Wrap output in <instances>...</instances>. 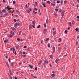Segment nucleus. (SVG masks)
Masks as SVG:
<instances>
[{"mask_svg": "<svg viewBox=\"0 0 79 79\" xmlns=\"http://www.w3.org/2000/svg\"><path fill=\"white\" fill-rule=\"evenodd\" d=\"M29 68H31V69H32V68H33V66H32L31 64H29Z\"/></svg>", "mask_w": 79, "mask_h": 79, "instance_id": "obj_10", "label": "nucleus"}, {"mask_svg": "<svg viewBox=\"0 0 79 79\" xmlns=\"http://www.w3.org/2000/svg\"><path fill=\"white\" fill-rule=\"evenodd\" d=\"M64 3H67V1H64Z\"/></svg>", "mask_w": 79, "mask_h": 79, "instance_id": "obj_58", "label": "nucleus"}, {"mask_svg": "<svg viewBox=\"0 0 79 79\" xmlns=\"http://www.w3.org/2000/svg\"><path fill=\"white\" fill-rule=\"evenodd\" d=\"M78 44H79V41H76V45H78Z\"/></svg>", "mask_w": 79, "mask_h": 79, "instance_id": "obj_28", "label": "nucleus"}, {"mask_svg": "<svg viewBox=\"0 0 79 79\" xmlns=\"http://www.w3.org/2000/svg\"><path fill=\"white\" fill-rule=\"evenodd\" d=\"M10 74H11V75H12V76H13V74L12 73H11V71L10 70Z\"/></svg>", "mask_w": 79, "mask_h": 79, "instance_id": "obj_27", "label": "nucleus"}, {"mask_svg": "<svg viewBox=\"0 0 79 79\" xmlns=\"http://www.w3.org/2000/svg\"><path fill=\"white\" fill-rule=\"evenodd\" d=\"M19 46H17V49H19Z\"/></svg>", "mask_w": 79, "mask_h": 79, "instance_id": "obj_42", "label": "nucleus"}, {"mask_svg": "<svg viewBox=\"0 0 79 79\" xmlns=\"http://www.w3.org/2000/svg\"><path fill=\"white\" fill-rule=\"evenodd\" d=\"M32 28V25L31 24L29 26V29H31Z\"/></svg>", "mask_w": 79, "mask_h": 79, "instance_id": "obj_14", "label": "nucleus"}, {"mask_svg": "<svg viewBox=\"0 0 79 79\" xmlns=\"http://www.w3.org/2000/svg\"><path fill=\"white\" fill-rule=\"evenodd\" d=\"M47 3H48L49 4H50V1H48L47 2Z\"/></svg>", "mask_w": 79, "mask_h": 79, "instance_id": "obj_31", "label": "nucleus"}, {"mask_svg": "<svg viewBox=\"0 0 79 79\" xmlns=\"http://www.w3.org/2000/svg\"><path fill=\"white\" fill-rule=\"evenodd\" d=\"M17 40L18 41H20V39L19 38H17Z\"/></svg>", "mask_w": 79, "mask_h": 79, "instance_id": "obj_46", "label": "nucleus"}, {"mask_svg": "<svg viewBox=\"0 0 79 79\" xmlns=\"http://www.w3.org/2000/svg\"><path fill=\"white\" fill-rule=\"evenodd\" d=\"M27 46H24L23 47V48H27Z\"/></svg>", "mask_w": 79, "mask_h": 79, "instance_id": "obj_50", "label": "nucleus"}, {"mask_svg": "<svg viewBox=\"0 0 79 79\" xmlns=\"http://www.w3.org/2000/svg\"><path fill=\"white\" fill-rule=\"evenodd\" d=\"M53 49L54 50L53 52H55V47L54 46L53 47Z\"/></svg>", "mask_w": 79, "mask_h": 79, "instance_id": "obj_24", "label": "nucleus"}, {"mask_svg": "<svg viewBox=\"0 0 79 79\" xmlns=\"http://www.w3.org/2000/svg\"><path fill=\"white\" fill-rule=\"evenodd\" d=\"M65 33V34H67V32H68V31H67V30H66L64 31Z\"/></svg>", "mask_w": 79, "mask_h": 79, "instance_id": "obj_26", "label": "nucleus"}, {"mask_svg": "<svg viewBox=\"0 0 79 79\" xmlns=\"http://www.w3.org/2000/svg\"><path fill=\"white\" fill-rule=\"evenodd\" d=\"M12 50H13V51L15 52V48H12Z\"/></svg>", "mask_w": 79, "mask_h": 79, "instance_id": "obj_34", "label": "nucleus"}, {"mask_svg": "<svg viewBox=\"0 0 79 79\" xmlns=\"http://www.w3.org/2000/svg\"><path fill=\"white\" fill-rule=\"evenodd\" d=\"M33 13H34V14H35V15H36V14H37V11H36L35 12V11L33 10Z\"/></svg>", "mask_w": 79, "mask_h": 79, "instance_id": "obj_13", "label": "nucleus"}, {"mask_svg": "<svg viewBox=\"0 0 79 79\" xmlns=\"http://www.w3.org/2000/svg\"><path fill=\"white\" fill-rule=\"evenodd\" d=\"M44 27H47V25H46V24H44Z\"/></svg>", "mask_w": 79, "mask_h": 79, "instance_id": "obj_54", "label": "nucleus"}, {"mask_svg": "<svg viewBox=\"0 0 79 79\" xmlns=\"http://www.w3.org/2000/svg\"><path fill=\"white\" fill-rule=\"evenodd\" d=\"M40 25H39L37 27V28H40Z\"/></svg>", "mask_w": 79, "mask_h": 79, "instance_id": "obj_44", "label": "nucleus"}, {"mask_svg": "<svg viewBox=\"0 0 79 79\" xmlns=\"http://www.w3.org/2000/svg\"><path fill=\"white\" fill-rule=\"evenodd\" d=\"M50 58H51V59H52V55H50Z\"/></svg>", "mask_w": 79, "mask_h": 79, "instance_id": "obj_35", "label": "nucleus"}, {"mask_svg": "<svg viewBox=\"0 0 79 79\" xmlns=\"http://www.w3.org/2000/svg\"><path fill=\"white\" fill-rule=\"evenodd\" d=\"M64 47L65 48V50H66V45L64 44Z\"/></svg>", "mask_w": 79, "mask_h": 79, "instance_id": "obj_22", "label": "nucleus"}, {"mask_svg": "<svg viewBox=\"0 0 79 79\" xmlns=\"http://www.w3.org/2000/svg\"><path fill=\"white\" fill-rule=\"evenodd\" d=\"M35 3L36 6H37V5H38V3H37V2H35Z\"/></svg>", "mask_w": 79, "mask_h": 79, "instance_id": "obj_33", "label": "nucleus"}, {"mask_svg": "<svg viewBox=\"0 0 79 79\" xmlns=\"http://www.w3.org/2000/svg\"><path fill=\"white\" fill-rule=\"evenodd\" d=\"M8 13L5 14V15H6V16H7V15H8Z\"/></svg>", "mask_w": 79, "mask_h": 79, "instance_id": "obj_52", "label": "nucleus"}, {"mask_svg": "<svg viewBox=\"0 0 79 79\" xmlns=\"http://www.w3.org/2000/svg\"><path fill=\"white\" fill-rule=\"evenodd\" d=\"M44 64H48V61L47 60L44 61Z\"/></svg>", "mask_w": 79, "mask_h": 79, "instance_id": "obj_8", "label": "nucleus"}, {"mask_svg": "<svg viewBox=\"0 0 79 79\" xmlns=\"http://www.w3.org/2000/svg\"><path fill=\"white\" fill-rule=\"evenodd\" d=\"M14 22H16V21H17V20H16V19H14Z\"/></svg>", "mask_w": 79, "mask_h": 79, "instance_id": "obj_40", "label": "nucleus"}, {"mask_svg": "<svg viewBox=\"0 0 79 79\" xmlns=\"http://www.w3.org/2000/svg\"><path fill=\"white\" fill-rule=\"evenodd\" d=\"M11 29L13 30V31H15V32H16V29H15V28L13 27H12L11 28Z\"/></svg>", "mask_w": 79, "mask_h": 79, "instance_id": "obj_7", "label": "nucleus"}, {"mask_svg": "<svg viewBox=\"0 0 79 79\" xmlns=\"http://www.w3.org/2000/svg\"><path fill=\"white\" fill-rule=\"evenodd\" d=\"M62 11L61 9L60 10V12L61 13L62 15V16H64V13L65 12V11L64 10H63L62 11Z\"/></svg>", "mask_w": 79, "mask_h": 79, "instance_id": "obj_2", "label": "nucleus"}, {"mask_svg": "<svg viewBox=\"0 0 79 79\" xmlns=\"http://www.w3.org/2000/svg\"><path fill=\"white\" fill-rule=\"evenodd\" d=\"M6 10H5V9H3L2 10V12L3 13H6Z\"/></svg>", "mask_w": 79, "mask_h": 79, "instance_id": "obj_11", "label": "nucleus"}, {"mask_svg": "<svg viewBox=\"0 0 79 79\" xmlns=\"http://www.w3.org/2000/svg\"><path fill=\"white\" fill-rule=\"evenodd\" d=\"M51 76L52 77H55V74H52Z\"/></svg>", "mask_w": 79, "mask_h": 79, "instance_id": "obj_25", "label": "nucleus"}, {"mask_svg": "<svg viewBox=\"0 0 79 79\" xmlns=\"http://www.w3.org/2000/svg\"><path fill=\"white\" fill-rule=\"evenodd\" d=\"M34 10H35L36 11H37V9L36 8H34Z\"/></svg>", "mask_w": 79, "mask_h": 79, "instance_id": "obj_53", "label": "nucleus"}, {"mask_svg": "<svg viewBox=\"0 0 79 79\" xmlns=\"http://www.w3.org/2000/svg\"><path fill=\"white\" fill-rule=\"evenodd\" d=\"M10 33L11 34H12V35H15V33H14V32L11 31L10 32Z\"/></svg>", "mask_w": 79, "mask_h": 79, "instance_id": "obj_12", "label": "nucleus"}, {"mask_svg": "<svg viewBox=\"0 0 79 79\" xmlns=\"http://www.w3.org/2000/svg\"><path fill=\"white\" fill-rule=\"evenodd\" d=\"M60 3L61 5H63V0H62L60 1Z\"/></svg>", "mask_w": 79, "mask_h": 79, "instance_id": "obj_20", "label": "nucleus"}, {"mask_svg": "<svg viewBox=\"0 0 79 79\" xmlns=\"http://www.w3.org/2000/svg\"><path fill=\"white\" fill-rule=\"evenodd\" d=\"M6 59H8V56H6Z\"/></svg>", "mask_w": 79, "mask_h": 79, "instance_id": "obj_59", "label": "nucleus"}, {"mask_svg": "<svg viewBox=\"0 0 79 79\" xmlns=\"http://www.w3.org/2000/svg\"><path fill=\"white\" fill-rule=\"evenodd\" d=\"M75 24V23H74V21H72V24H73V25H74Z\"/></svg>", "mask_w": 79, "mask_h": 79, "instance_id": "obj_23", "label": "nucleus"}, {"mask_svg": "<svg viewBox=\"0 0 79 79\" xmlns=\"http://www.w3.org/2000/svg\"><path fill=\"white\" fill-rule=\"evenodd\" d=\"M27 11L28 13H31V12L30 11H29V10H27Z\"/></svg>", "mask_w": 79, "mask_h": 79, "instance_id": "obj_16", "label": "nucleus"}, {"mask_svg": "<svg viewBox=\"0 0 79 79\" xmlns=\"http://www.w3.org/2000/svg\"><path fill=\"white\" fill-rule=\"evenodd\" d=\"M9 76L10 79H13V78H12V77H11V75H9Z\"/></svg>", "mask_w": 79, "mask_h": 79, "instance_id": "obj_48", "label": "nucleus"}, {"mask_svg": "<svg viewBox=\"0 0 79 79\" xmlns=\"http://www.w3.org/2000/svg\"><path fill=\"white\" fill-rule=\"evenodd\" d=\"M58 10H59V9L56 8V9H55V11H58Z\"/></svg>", "mask_w": 79, "mask_h": 79, "instance_id": "obj_29", "label": "nucleus"}, {"mask_svg": "<svg viewBox=\"0 0 79 79\" xmlns=\"http://www.w3.org/2000/svg\"><path fill=\"white\" fill-rule=\"evenodd\" d=\"M7 37H9V38H10L11 37H13L14 35H7Z\"/></svg>", "mask_w": 79, "mask_h": 79, "instance_id": "obj_3", "label": "nucleus"}, {"mask_svg": "<svg viewBox=\"0 0 79 79\" xmlns=\"http://www.w3.org/2000/svg\"><path fill=\"white\" fill-rule=\"evenodd\" d=\"M49 38H48L46 40V41L47 42V41L48 40H49Z\"/></svg>", "mask_w": 79, "mask_h": 79, "instance_id": "obj_47", "label": "nucleus"}, {"mask_svg": "<svg viewBox=\"0 0 79 79\" xmlns=\"http://www.w3.org/2000/svg\"><path fill=\"white\" fill-rule=\"evenodd\" d=\"M44 33L45 35L46 34V33H47V29H44Z\"/></svg>", "mask_w": 79, "mask_h": 79, "instance_id": "obj_6", "label": "nucleus"}, {"mask_svg": "<svg viewBox=\"0 0 79 79\" xmlns=\"http://www.w3.org/2000/svg\"><path fill=\"white\" fill-rule=\"evenodd\" d=\"M23 52H21L20 53V55H23Z\"/></svg>", "mask_w": 79, "mask_h": 79, "instance_id": "obj_36", "label": "nucleus"}, {"mask_svg": "<svg viewBox=\"0 0 79 79\" xmlns=\"http://www.w3.org/2000/svg\"><path fill=\"white\" fill-rule=\"evenodd\" d=\"M29 10L30 11H32V9L31 8H29Z\"/></svg>", "mask_w": 79, "mask_h": 79, "instance_id": "obj_57", "label": "nucleus"}, {"mask_svg": "<svg viewBox=\"0 0 79 79\" xmlns=\"http://www.w3.org/2000/svg\"><path fill=\"white\" fill-rule=\"evenodd\" d=\"M4 42L5 43V44H6V43H7V44L9 43V42H8V40L7 39L5 40L4 41Z\"/></svg>", "mask_w": 79, "mask_h": 79, "instance_id": "obj_5", "label": "nucleus"}, {"mask_svg": "<svg viewBox=\"0 0 79 79\" xmlns=\"http://www.w3.org/2000/svg\"><path fill=\"white\" fill-rule=\"evenodd\" d=\"M3 17H6V15H5V14H4L2 15Z\"/></svg>", "mask_w": 79, "mask_h": 79, "instance_id": "obj_39", "label": "nucleus"}, {"mask_svg": "<svg viewBox=\"0 0 79 79\" xmlns=\"http://www.w3.org/2000/svg\"><path fill=\"white\" fill-rule=\"evenodd\" d=\"M48 47H50V44H48Z\"/></svg>", "mask_w": 79, "mask_h": 79, "instance_id": "obj_61", "label": "nucleus"}, {"mask_svg": "<svg viewBox=\"0 0 79 79\" xmlns=\"http://www.w3.org/2000/svg\"><path fill=\"white\" fill-rule=\"evenodd\" d=\"M58 50H59V52H61V51L63 50V48L61 47H59L58 48Z\"/></svg>", "mask_w": 79, "mask_h": 79, "instance_id": "obj_4", "label": "nucleus"}, {"mask_svg": "<svg viewBox=\"0 0 79 79\" xmlns=\"http://www.w3.org/2000/svg\"><path fill=\"white\" fill-rule=\"evenodd\" d=\"M51 4L52 5V6H55V4H54L53 3H51Z\"/></svg>", "mask_w": 79, "mask_h": 79, "instance_id": "obj_30", "label": "nucleus"}, {"mask_svg": "<svg viewBox=\"0 0 79 79\" xmlns=\"http://www.w3.org/2000/svg\"><path fill=\"white\" fill-rule=\"evenodd\" d=\"M77 19H79V16H77Z\"/></svg>", "mask_w": 79, "mask_h": 79, "instance_id": "obj_64", "label": "nucleus"}, {"mask_svg": "<svg viewBox=\"0 0 79 79\" xmlns=\"http://www.w3.org/2000/svg\"><path fill=\"white\" fill-rule=\"evenodd\" d=\"M76 31H78L79 29L77 28H76L75 29Z\"/></svg>", "mask_w": 79, "mask_h": 79, "instance_id": "obj_32", "label": "nucleus"}, {"mask_svg": "<svg viewBox=\"0 0 79 79\" xmlns=\"http://www.w3.org/2000/svg\"><path fill=\"white\" fill-rule=\"evenodd\" d=\"M43 6L44 7V8H45V7H46V6L45 5V4H44Z\"/></svg>", "mask_w": 79, "mask_h": 79, "instance_id": "obj_38", "label": "nucleus"}, {"mask_svg": "<svg viewBox=\"0 0 79 79\" xmlns=\"http://www.w3.org/2000/svg\"><path fill=\"white\" fill-rule=\"evenodd\" d=\"M32 27L33 28H35V26H34V25H33Z\"/></svg>", "mask_w": 79, "mask_h": 79, "instance_id": "obj_63", "label": "nucleus"}, {"mask_svg": "<svg viewBox=\"0 0 79 79\" xmlns=\"http://www.w3.org/2000/svg\"><path fill=\"white\" fill-rule=\"evenodd\" d=\"M21 26V23H16L14 25V27H15V28H17V27L18 26Z\"/></svg>", "mask_w": 79, "mask_h": 79, "instance_id": "obj_1", "label": "nucleus"}, {"mask_svg": "<svg viewBox=\"0 0 79 79\" xmlns=\"http://www.w3.org/2000/svg\"><path fill=\"white\" fill-rule=\"evenodd\" d=\"M13 49L12 48H11L10 49V51H12V50Z\"/></svg>", "mask_w": 79, "mask_h": 79, "instance_id": "obj_60", "label": "nucleus"}, {"mask_svg": "<svg viewBox=\"0 0 79 79\" xmlns=\"http://www.w3.org/2000/svg\"><path fill=\"white\" fill-rule=\"evenodd\" d=\"M23 58H25L26 57V55H23Z\"/></svg>", "mask_w": 79, "mask_h": 79, "instance_id": "obj_62", "label": "nucleus"}, {"mask_svg": "<svg viewBox=\"0 0 79 79\" xmlns=\"http://www.w3.org/2000/svg\"><path fill=\"white\" fill-rule=\"evenodd\" d=\"M35 71H37V67L35 68Z\"/></svg>", "mask_w": 79, "mask_h": 79, "instance_id": "obj_56", "label": "nucleus"}, {"mask_svg": "<svg viewBox=\"0 0 79 79\" xmlns=\"http://www.w3.org/2000/svg\"><path fill=\"white\" fill-rule=\"evenodd\" d=\"M7 7L8 10H10V6H7Z\"/></svg>", "mask_w": 79, "mask_h": 79, "instance_id": "obj_17", "label": "nucleus"}, {"mask_svg": "<svg viewBox=\"0 0 79 79\" xmlns=\"http://www.w3.org/2000/svg\"><path fill=\"white\" fill-rule=\"evenodd\" d=\"M46 23L47 24H48V19H47L46 20Z\"/></svg>", "mask_w": 79, "mask_h": 79, "instance_id": "obj_15", "label": "nucleus"}, {"mask_svg": "<svg viewBox=\"0 0 79 79\" xmlns=\"http://www.w3.org/2000/svg\"><path fill=\"white\" fill-rule=\"evenodd\" d=\"M41 63H42V61H40V62L39 63H38L39 66V65L40 64H41Z\"/></svg>", "mask_w": 79, "mask_h": 79, "instance_id": "obj_21", "label": "nucleus"}, {"mask_svg": "<svg viewBox=\"0 0 79 79\" xmlns=\"http://www.w3.org/2000/svg\"><path fill=\"white\" fill-rule=\"evenodd\" d=\"M54 15H55V16H57V14H56V13H55Z\"/></svg>", "mask_w": 79, "mask_h": 79, "instance_id": "obj_55", "label": "nucleus"}, {"mask_svg": "<svg viewBox=\"0 0 79 79\" xmlns=\"http://www.w3.org/2000/svg\"><path fill=\"white\" fill-rule=\"evenodd\" d=\"M16 2V1H14L13 2V4H15V2Z\"/></svg>", "mask_w": 79, "mask_h": 79, "instance_id": "obj_41", "label": "nucleus"}, {"mask_svg": "<svg viewBox=\"0 0 79 79\" xmlns=\"http://www.w3.org/2000/svg\"><path fill=\"white\" fill-rule=\"evenodd\" d=\"M23 64V63H19V65H21V64Z\"/></svg>", "mask_w": 79, "mask_h": 79, "instance_id": "obj_37", "label": "nucleus"}, {"mask_svg": "<svg viewBox=\"0 0 79 79\" xmlns=\"http://www.w3.org/2000/svg\"><path fill=\"white\" fill-rule=\"evenodd\" d=\"M32 24H34V26H35V22L34 21L32 22Z\"/></svg>", "mask_w": 79, "mask_h": 79, "instance_id": "obj_18", "label": "nucleus"}, {"mask_svg": "<svg viewBox=\"0 0 79 79\" xmlns=\"http://www.w3.org/2000/svg\"><path fill=\"white\" fill-rule=\"evenodd\" d=\"M23 55L26 54V52H23Z\"/></svg>", "mask_w": 79, "mask_h": 79, "instance_id": "obj_49", "label": "nucleus"}, {"mask_svg": "<svg viewBox=\"0 0 79 79\" xmlns=\"http://www.w3.org/2000/svg\"><path fill=\"white\" fill-rule=\"evenodd\" d=\"M57 3H60V1H58L57 2Z\"/></svg>", "mask_w": 79, "mask_h": 79, "instance_id": "obj_45", "label": "nucleus"}, {"mask_svg": "<svg viewBox=\"0 0 79 79\" xmlns=\"http://www.w3.org/2000/svg\"><path fill=\"white\" fill-rule=\"evenodd\" d=\"M8 60L9 61V62L10 63L11 62V60L10 59V58H9L8 59Z\"/></svg>", "mask_w": 79, "mask_h": 79, "instance_id": "obj_43", "label": "nucleus"}, {"mask_svg": "<svg viewBox=\"0 0 79 79\" xmlns=\"http://www.w3.org/2000/svg\"><path fill=\"white\" fill-rule=\"evenodd\" d=\"M59 40H60V41H59V42H61V39H59Z\"/></svg>", "mask_w": 79, "mask_h": 79, "instance_id": "obj_51", "label": "nucleus"}, {"mask_svg": "<svg viewBox=\"0 0 79 79\" xmlns=\"http://www.w3.org/2000/svg\"><path fill=\"white\" fill-rule=\"evenodd\" d=\"M56 34V31H54L53 32V35H55Z\"/></svg>", "mask_w": 79, "mask_h": 79, "instance_id": "obj_19", "label": "nucleus"}, {"mask_svg": "<svg viewBox=\"0 0 79 79\" xmlns=\"http://www.w3.org/2000/svg\"><path fill=\"white\" fill-rule=\"evenodd\" d=\"M59 61H60V59H57L56 60L55 62L56 63H58V62Z\"/></svg>", "mask_w": 79, "mask_h": 79, "instance_id": "obj_9", "label": "nucleus"}]
</instances>
